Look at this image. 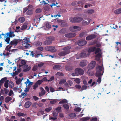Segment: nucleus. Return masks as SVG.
<instances>
[{
  "instance_id": "nucleus-4",
  "label": "nucleus",
  "mask_w": 121,
  "mask_h": 121,
  "mask_svg": "<svg viewBox=\"0 0 121 121\" xmlns=\"http://www.w3.org/2000/svg\"><path fill=\"white\" fill-rule=\"evenodd\" d=\"M83 20L82 18L79 17H75L69 18L70 21L73 23H77L80 22Z\"/></svg>"
},
{
  "instance_id": "nucleus-25",
  "label": "nucleus",
  "mask_w": 121,
  "mask_h": 121,
  "mask_svg": "<svg viewBox=\"0 0 121 121\" xmlns=\"http://www.w3.org/2000/svg\"><path fill=\"white\" fill-rule=\"evenodd\" d=\"M60 66L59 65H54L53 68L55 70H59L60 69Z\"/></svg>"
},
{
  "instance_id": "nucleus-33",
  "label": "nucleus",
  "mask_w": 121,
  "mask_h": 121,
  "mask_svg": "<svg viewBox=\"0 0 121 121\" xmlns=\"http://www.w3.org/2000/svg\"><path fill=\"white\" fill-rule=\"evenodd\" d=\"M25 19L23 17H20L18 19V21L22 23L24 22Z\"/></svg>"
},
{
  "instance_id": "nucleus-14",
  "label": "nucleus",
  "mask_w": 121,
  "mask_h": 121,
  "mask_svg": "<svg viewBox=\"0 0 121 121\" xmlns=\"http://www.w3.org/2000/svg\"><path fill=\"white\" fill-rule=\"evenodd\" d=\"M71 47L70 46H68L65 48H63L62 49V50L66 52L67 54L69 53L70 52L69 51V49H70Z\"/></svg>"
},
{
  "instance_id": "nucleus-47",
  "label": "nucleus",
  "mask_w": 121,
  "mask_h": 121,
  "mask_svg": "<svg viewBox=\"0 0 121 121\" xmlns=\"http://www.w3.org/2000/svg\"><path fill=\"white\" fill-rule=\"evenodd\" d=\"M17 115L19 117L21 116H25L26 115L22 112H18L17 114Z\"/></svg>"
},
{
  "instance_id": "nucleus-64",
  "label": "nucleus",
  "mask_w": 121,
  "mask_h": 121,
  "mask_svg": "<svg viewBox=\"0 0 121 121\" xmlns=\"http://www.w3.org/2000/svg\"><path fill=\"white\" fill-rule=\"evenodd\" d=\"M97 118L96 117H94L92 118L91 119H90L91 121H96L97 120Z\"/></svg>"
},
{
  "instance_id": "nucleus-8",
  "label": "nucleus",
  "mask_w": 121,
  "mask_h": 121,
  "mask_svg": "<svg viewBox=\"0 0 121 121\" xmlns=\"http://www.w3.org/2000/svg\"><path fill=\"white\" fill-rule=\"evenodd\" d=\"M76 35V34L72 33L65 34V36L67 38H71L75 37Z\"/></svg>"
},
{
  "instance_id": "nucleus-35",
  "label": "nucleus",
  "mask_w": 121,
  "mask_h": 121,
  "mask_svg": "<svg viewBox=\"0 0 121 121\" xmlns=\"http://www.w3.org/2000/svg\"><path fill=\"white\" fill-rule=\"evenodd\" d=\"M63 107L66 110H68L69 109V106L67 104H65L63 105Z\"/></svg>"
},
{
  "instance_id": "nucleus-27",
  "label": "nucleus",
  "mask_w": 121,
  "mask_h": 121,
  "mask_svg": "<svg viewBox=\"0 0 121 121\" xmlns=\"http://www.w3.org/2000/svg\"><path fill=\"white\" fill-rule=\"evenodd\" d=\"M18 42V39L17 40L15 41H12L11 42L10 44L11 45H16Z\"/></svg>"
},
{
  "instance_id": "nucleus-11",
  "label": "nucleus",
  "mask_w": 121,
  "mask_h": 121,
  "mask_svg": "<svg viewBox=\"0 0 121 121\" xmlns=\"http://www.w3.org/2000/svg\"><path fill=\"white\" fill-rule=\"evenodd\" d=\"M25 69L23 70L22 71L23 72H26L29 71L31 67L30 66L29 67L28 65H25L23 66Z\"/></svg>"
},
{
  "instance_id": "nucleus-31",
  "label": "nucleus",
  "mask_w": 121,
  "mask_h": 121,
  "mask_svg": "<svg viewBox=\"0 0 121 121\" xmlns=\"http://www.w3.org/2000/svg\"><path fill=\"white\" fill-rule=\"evenodd\" d=\"M66 82L65 79H61L59 83L60 84H62L65 83Z\"/></svg>"
},
{
  "instance_id": "nucleus-23",
  "label": "nucleus",
  "mask_w": 121,
  "mask_h": 121,
  "mask_svg": "<svg viewBox=\"0 0 121 121\" xmlns=\"http://www.w3.org/2000/svg\"><path fill=\"white\" fill-rule=\"evenodd\" d=\"M12 99V98L9 96L6 97L5 99V101L6 103H8L9 101Z\"/></svg>"
},
{
  "instance_id": "nucleus-22",
  "label": "nucleus",
  "mask_w": 121,
  "mask_h": 121,
  "mask_svg": "<svg viewBox=\"0 0 121 121\" xmlns=\"http://www.w3.org/2000/svg\"><path fill=\"white\" fill-rule=\"evenodd\" d=\"M115 14H118L121 13V7L116 10L114 12Z\"/></svg>"
},
{
  "instance_id": "nucleus-56",
  "label": "nucleus",
  "mask_w": 121,
  "mask_h": 121,
  "mask_svg": "<svg viewBox=\"0 0 121 121\" xmlns=\"http://www.w3.org/2000/svg\"><path fill=\"white\" fill-rule=\"evenodd\" d=\"M38 84H37V83H35V85H34L33 86V89L34 90H35L36 88L38 87Z\"/></svg>"
},
{
  "instance_id": "nucleus-12",
  "label": "nucleus",
  "mask_w": 121,
  "mask_h": 121,
  "mask_svg": "<svg viewBox=\"0 0 121 121\" xmlns=\"http://www.w3.org/2000/svg\"><path fill=\"white\" fill-rule=\"evenodd\" d=\"M87 61L86 60H83L80 62V65L81 67H84L87 65Z\"/></svg>"
},
{
  "instance_id": "nucleus-6",
  "label": "nucleus",
  "mask_w": 121,
  "mask_h": 121,
  "mask_svg": "<svg viewBox=\"0 0 121 121\" xmlns=\"http://www.w3.org/2000/svg\"><path fill=\"white\" fill-rule=\"evenodd\" d=\"M48 40L45 41L44 42V44L45 45H48L51 44L52 43V41L53 40V38L50 37L48 38Z\"/></svg>"
},
{
  "instance_id": "nucleus-63",
  "label": "nucleus",
  "mask_w": 121,
  "mask_h": 121,
  "mask_svg": "<svg viewBox=\"0 0 121 121\" xmlns=\"http://www.w3.org/2000/svg\"><path fill=\"white\" fill-rule=\"evenodd\" d=\"M37 49L41 51H43V48L42 47H39L37 48Z\"/></svg>"
},
{
  "instance_id": "nucleus-43",
  "label": "nucleus",
  "mask_w": 121,
  "mask_h": 121,
  "mask_svg": "<svg viewBox=\"0 0 121 121\" xmlns=\"http://www.w3.org/2000/svg\"><path fill=\"white\" fill-rule=\"evenodd\" d=\"M52 108L51 107H49L45 108L44 110L47 112H49L52 109Z\"/></svg>"
},
{
  "instance_id": "nucleus-45",
  "label": "nucleus",
  "mask_w": 121,
  "mask_h": 121,
  "mask_svg": "<svg viewBox=\"0 0 121 121\" xmlns=\"http://www.w3.org/2000/svg\"><path fill=\"white\" fill-rule=\"evenodd\" d=\"M69 117H75L76 116V114L74 113H71L69 114Z\"/></svg>"
},
{
  "instance_id": "nucleus-1",
  "label": "nucleus",
  "mask_w": 121,
  "mask_h": 121,
  "mask_svg": "<svg viewBox=\"0 0 121 121\" xmlns=\"http://www.w3.org/2000/svg\"><path fill=\"white\" fill-rule=\"evenodd\" d=\"M84 73V71L82 69L80 68H77L75 69V72L72 73L71 75L73 76H78L82 75Z\"/></svg>"
},
{
  "instance_id": "nucleus-52",
  "label": "nucleus",
  "mask_w": 121,
  "mask_h": 121,
  "mask_svg": "<svg viewBox=\"0 0 121 121\" xmlns=\"http://www.w3.org/2000/svg\"><path fill=\"white\" fill-rule=\"evenodd\" d=\"M19 73L17 71H16L14 73H13L11 75L12 76H14L18 74Z\"/></svg>"
},
{
  "instance_id": "nucleus-20",
  "label": "nucleus",
  "mask_w": 121,
  "mask_h": 121,
  "mask_svg": "<svg viewBox=\"0 0 121 121\" xmlns=\"http://www.w3.org/2000/svg\"><path fill=\"white\" fill-rule=\"evenodd\" d=\"M7 78L6 77H5L2 78L0 80V86H1L2 84L4 82L7 80Z\"/></svg>"
},
{
  "instance_id": "nucleus-39",
  "label": "nucleus",
  "mask_w": 121,
  "mask_h": 121,
  "mask_svg": "<svg viewBox=\"0 0 121 121\" xmlns=\"http://www.w3.org/2000/svg\"><path fill=\"white\" fill-rule=\"evenodd\" d=\"M9 80H6L5 82L4 83V86L6 88L8 87V82H9Z\"/></svg>"
},
{
  "instance_id": "nucleus-21",
  "label": "nucleus",
  "mask_w": 121,
  "mask_h": 121,
  "mask_svg": "<svg viewBox=\"0 0 121 121\" xmlns=\"http://www.w3.org/2000/svg\"><path fill=\"white\" fill-rule=\"evenodd\" d=\"M72 28L74 29L76 31H79L81 29V28L80 27L77 26H74Z\"/></svg>"
},
{
  "instance_id": "nucleus-53",
  "label": "nucleus",
  "mask_w": 121,
  "mask_h": 121,
  "mask_svg": "<svg viewBox=\"0 0 121 121\" xmlns=\"http://www.w3.org/2000/svg\"><path fill=\"white\" fill-rule=\"evenodd\" d=\"M56 99H55L51 101L50 102V103L51 104H53L56 103Z\"/></svg>"
},
{
  "instance_id": "nucleus-40",
  "label": "nucleus",
  "mask_w": 121,
  "mask_h": 121,
  "mask_svg": "<svg viewBox=\"0 0 121 121\" xmlns=\"http://www.w3.org/2000/svg\"><path fill=\"white\" fill-rule=\"evenodd\" d=\"M88 74V75L92 76L93 75V72L90 71V69H89L87 72Z\"/></svg>"
},
{
  "instance_id": "nucleus-58",
  "label": "nucleus",
  "mask_w": 121,
  "mask_h": 121,
  "mask_svg": "<svg viewBox=\"0 0 121 121\" xmlns=\"http://www.w3.org/2000/svg\"><path fill=\"white\" fill-rule=\"evenodd\" d=\"M10 39V38L9 37H7L5 40V41L6 42L8 43H9Z\"/></svg>"
},
{
  "instance_id": "nucleus-44",
  "label": "nucleus",
  "mask_w": 121,
  "mask_h": 121,
  "mask_svg": "<svg viewBox=\"0 0 121 121\" xmlns=\"http://www.w3.org/2000/svg\"><path fill=\"white\" fill-rule=\"evenodd\" d=\"M82 23L83 25H86L89 24V23L86 21L84 20L82 22Z\"/></svg>"
},
{
  "instance_id": "nucleus-54",
  "label": "nucleus",
  "mask_w": 121,
  "mask_h": 121,
  "mask_svg": "<svg viewBox=\"0 0 121 121\" xmlns=\"http://www.w3.org/2000/svg\"><path fill=\"white\" fill-rule=\"evenodd\" d=\"M77 4L78 5H82V7H83L84 4L83 2L82 1H78L77 2Z\"/></svg>"
},
{
  "instance_id": "nucleus-26",
  "label": "nucleus",
  "mask_w": 121,
  "mask_h": 121,
  "mask_svg": "<svg viewBox=\"0 0 121 121\" xmlns=\"http://www.w3.org/2000/svg\"><path fill=\"white\" fill-rule=\"evenodd\" d=\"M61 26V27H64L67 26V23L65 21H62L60 24Z\"/></svg>"
},
{
  "instance_id": "nucleus-37",
  "label": "nucleus",
  "mask_w": 121,
  "mask_h": 121,
  "mask_svg": "<svg viewBox=\"0 0 121 121\" xmlns=\"http://www.w3.org/2000/svg\"><path fill=\"white\" fill-rule=\"evenodd\" d=\"M115 43L116 44H117L116 46V48H117V50L118 51V50H119V48L118 47V44H119V45L120 46H121V43H120V42H115Z\"/></svg>"
},
{
  "instance_id": "nucleus-30",
  "label": "nucleus",
  "mask_w": 121,
  "mask_h": 121,
  "mask_svg": "<svg viewBox=\"0 0 121 121\" xmlns=\"http://www.w3.org/2000/svg\"><path fill=\"white\" fill-rule=\"evenodd\" d=\"M90 118L89 117H83L81 118L80 119V121H85L89 120Z\"/></svg>"
},
{
  "instance_id": "nucleus-10",
  "label": "nucleus",
  "mask_w": 121,
  "mask_h": 121,
  "mask_svg": "<svg viewBox=\"0 0 121 121\" xmlns=\"http://www.w3.org/2000/svg\"><path fill=\"white\" fill-rule=\"evenodd\" d=\"M33 9V7L31 5H29L27 7L24 8L23 9V12L24 13L28 10H31Z\"/></svg>"
},
{
  "instance_id": "nucleus-42",
  "label": "nucleus",
  "mask_w": 121,
  "mask_h": 121,
  "mask_svg": "<svg viewBox=\"0 0 121 121\" xmlns=\"http://www.w3.org/2000/svg\"><path fill=\"white\" fill-rule=\"evenodd\" d=\"M67 100L65 99H63L61 101H60L59 102V103L60 104H64L65 103H67Z\"/></svg>"
},
{
  "instance_id": "nucleus-32",
  "label": "nucleus",
  "mask_w": 121,
  "mask_h": 121,
  "mask_svg": "<svg viewBox=\"0 0 121 121\" xmlns=\"http://www.w3.org/2000/svg\"><path fill=\"white\" fill-rule=\"evenodd\" d=\"M87 33L86 32H84L80 33L79 35V36L81 37H85L86 36Z\"/></svg>"
},
{
  "instance_id": "nucleus-9",
  "label": "nucleus",
  "mask_w": 121,
  "mask_h": 121,
  "mask_svg": "<svg viewBox=\"0 0 121 121\" xmlns=\"http://www.w3.org/2000/svg\"><path fill=\"white\" fill-rule=\"evenodd\" d=\"M96 36V35L94 34H91L87 36L86 37V39L87 40H90L95 38Z\"/></svg>"
},
{
  "instance_id": "nucleus-61",
  "label": "nucleus",
  "mask_w": 121,
  "mask_h": 121,
  "mask_svg": "<svg viewBox=\"0 0 121 121\" xmlns=\"http://www.w3.org/2000/svg\"><path fill=\"white\" fill-rule=\"evenodd\" d=\"M21 81L20 78L18 79L16 81V83L17 84H19L20 83Z\"/></svg>"
},
{
  "instance_id": "nucleus-15",
  "label": "nucleus",
  "mask_w": 121,
  "mask_h": 121,
  "mask_svg": "<svg viewBox=\"0 0 121 121\" xmlns=\"http://www.w3.org/2000/svg\"><path fill=\"white\" fill-rule=\"evenodd\" d=\"M40 89L41 91V92L39 93V95L40 96H41L44 95L46 91L42 87H41L40 88Z\"/></svg>"
},
{
  "instance_id": "nucleus-62",
  "label": "nucleus",
  "mask_w": 121,
  "mask_h": 121,
  "mask_svg": "<svg viewBox=\"0 0 121 121\" xmlns=\"http://www.w3.org/2000/svg\"><path fill=\"white\" fill-rule=\"evenodd\" d=\"M42 82V81L41 80H38L36 83L37 84L40 85Z\"/></svg>"
},
{
  "instance_id": "nucleus-3",
  "label": "nucleus",
  "mask_w": 121,
  "mask_h": 121,
  "mask_svg": "<svg viewBox=\"0 0 121 121\" xmlns=\"http://www.w3.org/2000/svg\"><path fill=\"white\" fill-rule=\"evenodd\" d=\"M18 42H22V45L26 44L24 47L26 48L29 47L30 45L28 44V43L30 42V39L29 38L26 37L25 38L22 39H18Z\"/></svg>"
},
{
  "instance_id": "nucleus-18",
  "label": "nucleus",
  "mask_w": 121,
  "mask_h": 121,
  "mask_svg": "<svg viewBox=\"0 0 121 121\" xmlns=\"http://www.w3.org/2000/svg\"><path fill=\"white\" fill-rule=\"evenodd\" d=\"M66 52H65L64 51H61L59 52L58 53V55L60 56H64L65 55L67 54Z\"/></svg>"
},
{
  "instance_id": "nucleus-55",
  "label": "nucleus",
  "mask_w": 121,
  "mask_h": 121,
  "mask_svg": "<svg viewBox=\"0 0 121 121\" xmlns=\"http://www.w3.org/2000/svg\"><path fill=\"white\" fill-rule=\"evenodd\" d=\"M9 46V45L7 46L5 48V49H7V51H9V52H10L11 51V50L10 49L12 47V46H10L9 48H8V47Z\"/></svg>"
},
{
  "instance_id": "nucleus-48",
  "label": "nucleus",
  "mask_w": 121,
  "mask_h": 121,
  "mask_svg": "<svg viewBox=\"0 0 121 121\" xmlns=\"http://www.w3.org/2000/svg\"><path fill=\"white\" fill-rule=\"evenodd\" d=\"M101 51V50L100 49V48H96V50H95V54H97Z\"/></svg>"
},
{
  "instance_id": "nucleus-38",
  "label": "nucleus",
  "mask_w": 121,
  "mask_h": 121,
  "mask_svg": "<svg viewBox=\"0 0 121 121\" xmlns=\"http://www.w3.org/2000/svg\"><path fill=\"white\" fill-rule=\"evenodd\" d=\"M73 83L72 81L71 80H69L68 81V83L67 84L68 87H70L73 84Z\"/></svg>"
},
{
  "instance_id": "nucleus-24",
  "label": "nucleus",
  "mask_w": 121,
  "mask_h": 121,
  "mask_svg": "<svg viewBox=\"0 0 121 121\" xmlns=\"http://www.w3.org/2000/svg\"><path fill=\"white\" fill-rule=\"evenodd\" d=\"M45 24L46 27L48 29L51 28V26L50 24V22H47L45 23Z\"/></svg>"
},
{
  "instance_id": "nucleus-50",
  "label": "nucleus",
  "mask_w": 121,
  "mask_h": 121,
  "mask_svg": "<svg viewBox=\"0 0 121 121\" xmlns=\"http://www.w3.org/2000/svg\"><path fill=\"white\" fill-rule=\"evenodd\" d=\"M81 109V108L80 107L74 109V110L77 112H79L80 111Z\"/></svg>"
},
{
  "instance_id": "nucleus-19",
  "label": "nucleus",
  "mask_w": 121,
  "mask_h": 121,
  "mask_svg": "<svg viewBox=\"0 0 121 121\" xmlns=\"http://www.w3.org/2000/svg\"><path fill=\"white\" fill-rule=\"evenodd\" d=\"M96 49V47H92L89 48L88 50V52H92L95 51Z\"/></svg>"
},
{
  "instance_id": "nucleus-2",
  "label": "nucleus",
  "mask_w": 121,
  "mask_h": 121,
  "mask_svg": "<svg viewBox=\"0 0 121 121\" xmlns=\"http://www.w3.org/2000/svg\"><path fill=\"white\" fill-rule=\"evenodd\" d=\"M102 67L101 66H98L96 67L95 76L97 77L102 76L104 73V71H102Z\"/></svg>"
},
{
  "instance_id": "nucleus-59",
  "label": "nucleus",
  "mask_w": 121,
  "mask_h": 121,
  "mask_svg": "<svg viewBox=\"0 0 121 121\" xmlns=\"http://www.w3.org/2000/svg\"><path fill=\"white\" fill-rule=\"evenodd\" d=\"M59 33L61 34H64L65 33V30L64 29H62L60 30L59 31Z\"/></svg>"
},
{
  "instance_id": "nucleus-13",
  "label": "nucleus",
  "mask_w": 121,
  "mask_h": 121,
  "mask_svg": "<svg viewBox=\"0 0 121 121\" xmlns=\"http://www.w3.org/2000/svg\"><path fill=\"white\" fill-rule=\"evenodd\" d=\"M87 43V42L86 41L82 40L78 42V44L80 46H82L85 45Z\"/></svg>"
},
{
  "instance_id": "nucleus-34",
  "label": "nucleus",
  "mask_w": 121,
  "mask_h": 121,
  "mask_svg": "<svg viewBox=\"0 0 121 121\" xmlns=\"http://www.w3.org/2000/svg\"><path fill=\"white\" fill-rule=\"evenodd\" d=\"M101 56V54L100 53L97 54L95 56L96 60H99L100 59Z\"/></svg>"
},
{
  "instance_id": "nucleus-57",
  "label": "nucleus",
  "mask_w": 121,
  "mask_h": 121,
  "mask_svg": "<svg viewBox=\"0 0 121 121\" xmlns=\"http://www.w3.org/2000/svg\"><path fill=\"white\" fill-rule=\"evenodd\" d=\"M26 62L25 61V60H21V64H22V66L26 65Z\"/></svg>"
},
{
  "instance_id": "nucleus-49",
  "label": "nucleus",
  "mask_w": 121,
  "mask_h": 121,
  "mask_svg": "<svg viewBox=\"0 0 121 121\" xmlns=\"http://www.w3.org/2000/svg\"><path fill=\"white\" fill-rule=\"evenodd\" d=\"M74 81L75 82L78 84H79L80 82V79L79 78H77L74 80Z\"/></svg>"
},
{
  "instance_id": "nucleus-29",
  "label": "nucleus",
  "mask_w": 121,
  "mask_h": 121,
  "mask_svg": "<svg viewBox=\"0 0 121 121\" xmlns=\"http://www.w3.org/2000/svg\"><path fill=\"white\" fill-rule=\"evenodd\" d=\"M87 57V55L86 53L84 52H81L80 53L79 58L86 57Z\"/></svg>"
},
{
  "instance_id": "nucleus-36",
  "label": "nucleus",
  "mask_w": 121,
  "mask_h": 121,
  "mask_svg": "<svg viewBox=\"0 0 121 121\" xmlns=\"http://www.w3.org/2000/svg\"><path fill=\"white\" fill-rule=\"evenodd\" d=\"M95 11L92 9H91L88 10L87 11V13L89 14H91L94 13Z\"/></svg>"
},
{
  "instance_id": "nucleus-46",
  "label": "nucleus",
  "mask_w": 121,
  "mask_h": 121,
  "mask_svg": "<svg viewBox=\"0 0 121 121\" xmlns=\"http://www.w3.org/2000/svg\"><path fill=\"white\" fill-rule=\"evenodd\" d=\"M32 10H28L26 12V14L28 15H31L32 13Z\"/></svg>"
},
{
  "instance_id": "nucleus-28",
  "label": "nucleus",
  "mask_w": 121,
  "mask_h": 121,
  "mask_svg": "<svg viewBox=\"0 0 121 121\" xmlns=\"http://www.w3.org/2000/svg\"><path fill=\"white\" fill-rule=\"evenodd\" d=\"M65 69L66 71H69L72 70L73 69V67L72 66H68L65 67Z\"/></svg>"
},
{
  "instance_id": "nucleus-51",
  "label": "nucleus",
  "mask_w": 121,
  "mask_h": 121,
  "mask_svg": "<svg viewBox=\"0 0 121 121\" xmlns=\"http://www.w3.org/2000/svg\"><path fill=\"white\" fill-rule=\"evenodd\" d=\"M42 43L39 41H38L36 43V46H40L42 45Z\"/></svg>"
},
{
  "instance_id": "nucleus-5",
  "label": "nucleus",
  "mask_w": 121,
  "mask_h": 121,
  "mask_svg": "<svg viewBox=\"0 0 121 121\" xmlns=\"http://www.w3.org/2000/svg\"><path fill=\"white\" fill-rule=\"evenodd\" d=\"M44 49L46 51H49L52 53L54 52L57 51L55 47L54 46H50L46 47Z\"/></svg>"
},
{
  "instance_id": "nucleus-41",
  "label": "nucleus",
  "mask_w": 121,
  "mask_h": 121,
  "mask_svg": "<svg viewBox=\"0 0 121 121\" xmlns=\"http://www.w3.org/2000/svg\"><path fill=\"white\" fill-rule=\"evenodd\" d=\"M27 27V25L26 24H24L21 27V30H23L26 28Z\"/></svg>"
},
{
  "instance_id": "nucleus-7",
  "label": "nucleus",
  "mask_w": 121,
  "mask_h": 121,
  "mask_svg": "<svg viewBox=\"0 0 121 121\" xmlns=\"http://www.w3.org/2000/svg\"><path fill=\"white\" fill-rule=\"evenodd\" d=\"M96 63L95 61H92L91 63L89 64L88 67L89 69H93L94 68L95 65Z\"/></svg>"
},
{
  "instance_id": "nucleus-60",
  "label": "nucleus",
  "mask_w": 121,
  "mask_h": 121,
  "mask_svg": "<svg viewBox=\"0 0 121 121\" xmlns=\"http://www.w3.org/2000/svg\"><path fill=\"white\" fill-rule=\"evenodd\" d=\"M87 87V86H86L84 85H83L82 87L81 90H86V89Z\"/></svg>"
},
{
  "instance_id": "nucleus-16",
  "label": "nucleus",
  "mask_w": 121,
  "mask_h": 121,
  "mask_svg": "<svg viewBox=\"0 0 121 121\" xmlns=\"http://www.w3.org/2000/svg\"><path fill=\"white\" fill-rule=\"evenodd\" d=\"M13 32L10 31L9 33H7L6 35H7V37H12L15 36L14 34L13 33Z\"/></svg>"
},
{
  "instance_id": "nucleus-17",
  "label": "nucleus",
  "mask_w": 121,
  "mask_h": 121,
  "mask_svg": "<svg viewBox=\"0 0 121 121\" xmlns=\"http://www.w3.org/2000/svg\"><path fill=\"white\" fill-rule=\"evenodd\" d=\"M32 103L30 101H27L26 102L25 104V107L26 108H29L31 105Z\"/></svg>"
}]
</instances>
